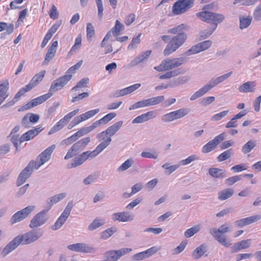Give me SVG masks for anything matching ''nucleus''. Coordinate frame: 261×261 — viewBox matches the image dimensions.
<instances>
[{
	"instance_id": "1",
	"label": "nucleus",
	"mask_w": 261,
	"mask_h": 261,
	"mask_svg": "<svg viewBox=\"0 0 261 261\" xmlns=\"http://www.w3.org/2000/svg\"><path fill=\"white\" fill-rule=\"evenodd\" d=\"M42 233L38 230H31L22 236H18L12 240L2 250V254L6 256L14 250L20 244H29L41 238Z\"/></svg>"
},
{
	"instance_id": "2",
	"label": "nucleus",
	"mask_w": 261,
	"mask_h": 261,
	"mask_svg": "<svg viewBox=\"0 0 261 261\" xmlns=\"http://www.w3.org/2000/svg\"><path fill=\"white\" fill-rule=\"evenodd\" d=\"M102 142L96 147L95 150L92 151H87L79 156L76 157L71 160L70 163H68L67 167L68 168H72L82 165L89 158H94L96 157L99 153L107 147L112 141V139L107 137L105 139L101 141Z\"/></svg>"
},
{
	"instance_id": "3",
	"label": "nucleus",
	"mask_w": 261,
	"mask_h": 261,
	"mask_svg": "<svg viewBox=\"0 0 261 261\" xmlns=\"http://www.w3.org/2000/svg\"><path fill=\"white\" fill-rule=\"evenodd\" d=\"M231 231V229L229 224L227 223L221 225L218 228H211L210 229V233L213 236L214 239L218 242L221 245L229 247L231 246V241L225 234Z\"/></svg>"
},
{
	"instance_id": "4",
	"label": "nucleus",
	"mask_w": 261,
	"mask_h": 261,
	"mask_svg": "<svg viewBox=\"0 0 261 261\" xmlns=\"http://www.w3.org/2000/svg\"><path fill=\"white\" fill-rule=\"evenodd\" d=\"M187 61L188 59L185 57L167 58L163 60L159 66H155L154 69L159 72L173 70L180 67Z\"/></svg>"
},
{
	"instance_id": "5",
	"label": "nucleus",
	"mask_w": 261,
	"mask_h": 261,
	"mask_svg": "<svg viewBox=\"0 0 261 261\" xmlns=\"http://www.w3.org/2000/svg\"><path fill=\"white\" fill-rule=\"evenodd\" d=\"M187 38L186 34H179L172 38L164 50L165 56H168L174 52L186 41Z\"/></svg>"
},
{
	"instance_id": "6",
	"label": "nucleus",
	"mask_w": 261,
	"mask_h": 261,
	"mask_svg": "<svg viewBox=\"0 0 261 261\" xmlns=\"http://www.w3.org/2000/svg\"><path fill=\"white\" fill-rule=\"evenodd\" d=\"M195 0H178L172 7V12L175 15H180L191 8Z\"/></svg>"
},
{
	"instance_id": "7",
	"label": "nucleus",
	"mask_w": 261,
	"mask_h": 261,
	"mask_svg": "<svg viewBox=\"0 0 261 261\" xmlns=\"http://www.w3.org/2000/svg\"><path fill=\"white\" fill-rule=\"evenodd\" d=\"M56 148L55 145H52L50 146L45 149L41 152L35 161H31L35 166V169H38L39 168L48 161L50 159L51 153Z\"/></svg>"
},
{
	"instance_id": "8",
	"label": "nucleus",
	"mask_w": 261,
	"mask_h": 261,
	"mask_svg": "<svg viewBox=\"0 0 261 261\" xmlns=\"http://www.w3.org/2000/svg\"><path fill=\"white\" fill-rule=\"evenodd\" d=\"M123 123V121H119L109 126L106 130L98 134L96 137L98 141L101 142L107 137H110L111 139V137L122 127Z\"/></svg>"
},
{
	"instance_id": "9",
	"label": "nucleus",
	"mask_w": 261,
	"mask_h": 261,
	"mask_svg": "<svg viewBox=\"0 0 261 261\" xmlns=\"http://www.w3.org/2000/svg\"><path fill=\"white\" fill-rule=\"evenodd\" d=\"M132 249L123 248L119 250H112L106 252L104 257L106 261H117L121 256L130 252Z\"/></svg>"
},
{
	"instance_id": "10",
	"label": "nucleus",
	"mask_w": 261,
	"mask_h": 261,
	"mask_svg": "<svg viewBox=\"0 0 261 261\" xmlns=\"http://www.w3.org/2000/svg\"><path fill=\"white\" fill-rule=\"evenodd\" d=\"M212 44L211 40H205L192 46L189 49L185 52L182 56H189L198 54L209 48Z\"/></svg>"
},
{
	"instance_id": "11",
	"label": "nucleus",
	"mask_w": 261,
	"mask_h": 261,
	"mask_svg": "<svg viewBox=\"0 0 261 261\" xmlns=\"http://www.w3.org/2000/svg\"><path fill=\"white\" fill-rule=\"evenodd\" d=\"M35 207L34 205H29L15 213L11 218V224H15L27 218L34 210Z\"/></svg>"
},
{
	"instance_id": "12",
	"label": "nucleus",
	"mask_w": 261,
	"mask_h": 261,
	"mask_svg": "<svg viewBox=\"0 0 261 261\" xmlns=\"http://www.w3.org/2000/svg\"><path fill=\"white\" fill-rule=\"evenodd\" d=\"M226 137L225 133H222L217 136L213 140L209 141L202 148V152L206 153L214 150L217 145L222 141H223Z\"/></svg>"
},
{
	"instance_id": "13",
	"label": "nucleus",
	"mask_w": 261,
	"mask_h": 261,
	"mask_svg": "<svg viewBox=\"0 0 261 261\" xmlns=\"http://www.w3.org/2000/svg\"><path fill=\"white\" fill-rule=\"evenodd\" d=\"M34 163L30 162L28 166L20 173L17 179V186H20L24 184L28 178L32 174L34 169H35V166Z\"/></svg>"
},
{
	"instance_id": "14",
	"label": "nucleus",
	"mask_w": 261,
	"mask_h": 261,
	"mask_svg": "<svg viewBox=\"0 0 261 261\" xmlns=\"http://www.w3.org/2000/svg\"><path fill=\"white\" fill-rule=\"evenodd\" d=\"M48 211V209L44 208L34 216L30 222V227L34 228L44 224L47 220L45 215Z\"/></svg>"
},
{
	"instance_id": "15",
	"label": "nucleus",
	"mask_w": 261,
	"mask_h": 261,
	"mask_svg": "<svg viewBox=\"0 0 261 261\" xmlns=\"http://www.w3.org/2000/svg\"><path fill=\"white\" fill-rule=\"evenodd\" d=\"M124 30L123 25L118 20H116L115 26L109 31L100 43V47H103L105 46V42L109 40L112 36H118L120 35V32Z\"/></svg>"
},
{
	"instance_id": "16",
	"label": "nucleus",
	"mask_w": 261,
	"mask_h": 261,
	"mask_svg": "<svg viewBox=\"0 0 261 261\" xmlns=\"http://www.w3.org/2000/svg\"><path fill=\"white\" fill-rule=\"evenodd\" d=\"M260 219L261 216L260 215H253L235 221L234 222V225L237 227H243L245 226L256 222Z\"/></svg>"
},
{
	"instance_id": "17",
	"label": "nucleus",
	"mask_w": 261,
	"mask_h": 261,
	"mask_svg": "<svg viewBox=\"0 0 261 261\" xmlns=\"http://www.w3.org/2000/svg\"><path fill=\"white\" fill-rule=\"evenodd\" d=\"M112 219L113 221L126 222L133 221L134 216L128 212H121L115 213L112 215Z\"/></svg>"
},
{
	"instance_id": "18",
	"label": "nucleus",
	"mask_w": 261,
	"mask_h": 261,
	"mask_svg": "<svg viewBox=\"0 0 261 261\" xmlns=\"http://www.w3.org/2000/svg\"><path fill=\"white\" fill-rule=\"evenodd\" d=\"M65 85V75L55 80L50 85L48 94L51 97L54 93L62 89Z\"/></svg>"
},
{
	"instance_id": "19",
	"label": "nucleus",
	"mask_w": 261,
	"mask_h": 261,
	"mask_svg": "<svg viewBox=\"0 0 261 261\" xmlns=\"http://www.w3.org/2000/svg\"><path fill=\"white\" fill-rule=\"evenodd\" d=\"M43 128L41 126H39L34 128L31 129L22 134L20 137V143L25 141H29L37 136Z\"/></svg>"
},
{
	"instance_id": "20",
	"label": "nucleus",
	"mask_w": 261,
	"mask_h": 261,
	"mask_svg": "<svg viewBox=\"0 0 261 261\" xmlns=\"http://www.w3.org/2000/svg\"><path fill=\"white\" fill-rule=\"evenodd\" d=\"M67 248L73 251L84 253H90L93 250L92 248L88 246L85 243H76L69 245Z\"/></svg>"
},
{
	"instance_id": "21",
	"label": "nucleus",
	"mask_w": 261,
	"mask_h": 261,
	"mask_svg": "<svg viewBox=\"0 0 261 261\" xmlns=\"http://www.w3.org/2000/svg\"><path fill=\"white\" fill-rule=\"evenodd\" d=\"M50 97H51L50 94H48L47 93L35 98H34L26 104L25 109H29L37 105H40L49 99Z\"/></svg>"
},
{
	"instance_id": "22",
	"label": "nucleus",
	"mask_w": 261,
	"mask_h": 261,
	"mask_svg": "<svg viewBox=\"0 0 261 261\" xmlns=\"http://www.w3.org/2000/svg\"><path fill=\"white\" fill-rule=\"evenodd\" d=\"M156 113L155 111H149L136 117L133 121V123H141L155 117Z\"/></svg>"
},
{
	"instance_id": "23",
	"label": "nucleus",
	"mask_w": 261,
	"mask_h": 261,
	"mask_svg": "<svg viewBox=\"0 0 261 261\" xmlns=\"http://www.w3.org/2000/svg\"><path fill=\"white\" fill-rule=\"evenodd\" d=\"M212 86L210 85L208 82L199 89L198 91L195 92L190 97V100L194 101L197 98L202 96L207 92L212 89Z\"/></svg>"
},
{
	"instance_id": "24",
	"label": "nucleus",
	"mask_w": 261,
	"mask_h": 261,
	"mask_svg": "<svg viewBox=\"0 0 261 261\" xmlns=\"http://www.w3.org/2000/svg\"><path fill=\"white\" fill-rule=\"evenodd\" d=\"M45 73L46 71L43 70L35 74L31 80L30 83L27 85V88L32 89L33 87L38 85L43 80Z\"/></svg>"
},
{
	"instance_id": "25",
	"label": "nucleus",
	"mask_w": 261,
	"mask_h": 261,
	"mask_svg": "<svg viewBox=\"0 0 261 261\" xmlns=\"http://www.w3.org/2000/svg\"><path fill=\"white\" fill-rule=\"evenodd\" d=\"M190 80V76L185 75L174 78L169 81L171 88L176 87L187 83Z\"/></svg>"
},
{
	"instance_id": "26",
	"label": "nucleus",
	"mask_w": 261,
	"mask_h": 261,
	"mask_svg": "<svg viewBox=\"0 0 261 261\" xmlns=\"http://www.w3.org/2000/svg\"><path fill=\"white\" fill-rule=\"evenodd\" d=\"M225 171L222 169L211 168L208 169L209 174L214 178H223L226 177Z\"/></svg>"
},
{
	"instance_id": "27",
	"label": "nucleus",
	"mask_w": 261,
	"mask_h": 261,
	"mask_svg": "<svg viewBox=\"0 0 261 261\" xmlns=\"http://www.w3.org/2000/svg\"><path fill=\"white\" fill-rule=\"evenodd\" d=\"M196 15L198 17L203 21L207 23L213 22V18H214L213 12L204 11L197 13Z\"/></svg>"
},
{
	"instance_id": "28",
	"label": "nucleus",
	"mask_w": 261,
	"mask_h": 261,
	"mask_svg": "<svg viewBox=\"0 0 261 261\" xmlns=\"http://www.w3.org/2000/svg\"><path fill=\"white\" fill-rule=\"evenodd\" d=\"M9 84L8 80L0 83V97L6 99L9 96Z\"/></svg>"
},
{
	"instance_id": "29",
	"label": "nucleus",
	"mask_w": 261,
	"mask_h": 261,
	"mask_svg": "<svg viewBox=\"0 0 261 261\" xmlns=\"http://www.w3.org/2000/svg\"><path fill=\"white\" fill-rule=\"evenodd\" d=\"M255 87L254 82H248L241 85L239 88V90L243 93L252 92L254 91Z\"/></svg>"
},
{
	"instance_id": "30",
	"label": "nucleus",
	"mask_w": 261,
	"mask_h": 261,
	"mask_svg": "<svg viewBox=\"0 0 261 261\" xmlns=\"http://www.w3.org/2000/svg\"><path fill=\"white\" fill-rule=\"evenodd\" d=\"M65 195L63 193L59 194L51 197L47 200V206L45 208L48 209L49 211L55 203H56L63 199Z\"/></svg>"
},
{
	"instance_id": "31",
	"label": "nucleus",
	"mask_w": 261,
	"mask_h": 261,
	"mask_svg": "<svg viewBox=\"0 0 261 261\" xmlns=\"http://www.w3.org/2000/svg\"><path fill=\"white\" fill-rule=\"evenodd\" d=\"M105 224L103 219L97 217L88 226V229L90 231L94 230Z\"/></svg>"
},
{
	"instance_id": "32",
	"label": "nucleus",
	"mask_w": 261,
	"mask_h": 261,
	"mask_svg": "<svg viewBox=\"0 0 261 261\" xmlns=\"http://www.w3.org/2000/svg\"><path fill=\"white\" fill-rule=\"evenodd\" d=\"M116 116V114L114 112L109 113L100 119L94 122L97 127L101 124H106Z\"/></svg>"
},
{
	"instance_id": "33",
	"label": "nucleus",
	"mask_w": 261,
	"mask_h": 261,
	"mask_svg": "<svg viewBox=\"0 0 261 261\" xmlns=\"http://www.w3.org/2000/svg\"><path fill=\"white\" fill-rule=\"evenodd\" d=\"M234 191L232 189L229 188L226 189L218 192V198L222 201L226 200L231 197Z\"/></svg>"
},
{
	"instance_id": "34",
	"label": "nucleus",
	"mask_w": 261,
	"mask_h": 261,
	"mask_svg": "<svg viewBox=\"0 0 261 261\" xmlns=\"http://www.w3.org/2000/svg\"><path fill=\"white\" fill-rule=\"evenodd\" d=\"M251 240L247 239L242 240L234 245L233 247L236 248V251L246 249L250 247L251 245Z\"/></svg>"
},
{
	"instance_id": "35",
	"label": "nucleus",
	"mask_w": 261,
	"mask_h": 261,
	"mask_svg": "<svg viewBox=\"0 0 261 261\" xmlns=\"http://www.w3.org/2000/svg\"><path fill=\"white\" fill-rule=\"evenodd\" d=\"M190 112L188 108H181L179 110L172 111V113L175 120L180 119L187 115Z\"/></svg>"
},
{
	"instance_id": "36",
	"label": "nucleus",
	"mask_w": 261,
	"mask_h": 261,
	"mask_svg": "<svg viewBox=\"0 0 261 261\" xmlns=\"http://www.w3.org/2000/svg\"><path fill=\"white\" fill-rule=\"evenodd\" d=\"M99 111L100 110L99 109H96L95 110L89 111L84 114L78 116L79 117V118L80 119V120H78V122H82L94 116L96 114H97L99 112Z\"/></svg>"
},
{
	"instance_id": "37",
	"label": "nucleus",
	"mask_w": 261,
	"mask_h": 261,
	"mask_svg": "<svg viewBox=\"0 0 261 261\" xmlns=\"http://www.w3.org/2000/svg\"><path fill=\"white\" fill-rule=\"evenodd\" d=\"M65 125V116L58 121L49 131L48 134L52 135L61 129Z\"/></svg>"
},
{
	"instance_id": "38",
	"label": "nucleus",
	"mask_w": 261,
	"mask_h": 261,
	"mask_svg": "<svg viewBox=\"0 0 261 261\" xmlns=\"http://www.w3.org/2000/svg\"><path fill=\"white\" fill-rule=\"evenodd\" d=\"M256 145L255 141L250 140L243 146L242 151L244 154L248 153L250 152Z\"/></svg>"
},
{
	"instance_id": "39",
	"label": "nucleus",
	"mask_w": 261,
	"mask_h": 261,
	"mask_svg": "<svg viewBox=\"0 0 261 261\" xmlns=\"http://www.w3.org/2000/svg\"><path fill=\"white\" fill-rule=\"evenodd\" d=\"M65 222V210L62 213L61 216L58 219L55 224L51 226L52 230H57L61 228Z\"/></svg>"
},
{
	"instance_id": "40",
	"label": "nucleus",
	"mask_w": 261,
	"mask_h": 261,
	"mask_svg": "<svg viewBox=\"0 0 261 261\" xmlns=\"http://www.w3.org/2000/svg\"><path fill=\"white\" fill-rule=\"evenodd\" d=\"M239 20L240 28L241 30H243L244 29L247 28L250 25L252 21V17L248 16L245 17L244 16H240Z\"/></svg>"
},
{
	"instance_id": "41",
	"label": "nucleus",
	"mask_w": 261,
	"mask_h": 261,
	"mask_svg": "<svg viewBox=\"0 0 261 261\" xmlns=\"http://www.w3.org/2000/svg\"><path fill=\"white\" fill-rule=\"evenodd\" d=\"M83 61L81 60L77 62L75 65L71 67L67 71V74H66V82L69 81L72 77V74L74 73L75 71L78 70L81 66Z\"/></svg>"
},
{
	"instance_id": "42",
	"label": "nucleus",
	"mask_w": 261,
	"mask_h": 261,
	"mask_svg": "<svg viewBox=\"0 0 261 261\" xmlns=\"http://www.w3.org/2000/svg\"><path fill=\"white\" fill-rule=\"evenodd\" d=\"M187 25L185 24H180L177 27L168 30V33L179 35V34H186L184 31L186 30Z\"/></svg>"
},
{
	"instance_id": "43",
	"label": "nucleus",
	"mask_w": 261,
	"mask_h": 261,
	"mask_svg": "<svg viewBox=\"0 0 261 261\" xmlns=\"http://www.w3.org/2000/svg\"><path fill=\"white\" fill-rule=\"evenodd\" d=\"M200 224L196 225L188 229L184 233V235L186 238H191L195 234L197 233L200 229Z\"/></svg>"
},
{
	"instance_id": "44",
	"label": "nucleus",
	"mask_w": 261,
	"mask_h": 261,
	"mask_svg": "<svg viewBox=\"0 0 261 261\" xmlns=\"http://www.w3.org/2000/svg\"><path fill=\"white\" fill-rule=\"evenodd\" d=\"M217 28V24L214 27H212L205 29L200 33V36L202 39H205L210 36Z\"/></svg>"
},
{
	"instance_id": "45",
	"label": "nucleus",
	"mask_w": 261,
	"mask_h": 261,
	"mask_svg": "<svg viewBox=\"0 0 261 261\" xmlns=\"http://www.w3.org/2000/svg\"><path fill=\"white\" fill-rule=\"evenodd\" d=\"M117 230L116 227H112L108 228L101 233V238L103 240H106L111 237Z\"/></svg>"
},
{
	"instance_id": "46",
	"label": "nucleus",
	"mask_w": 261,
	"mask_h": 261,
	"mask_svg": "<svg viewBox=\"0 0 261 261\" xmlns=\"http://www.w3.org/2000/svg\"><path fill=\"white\" fill-rule=\"evenodd\" d=\"M133 159H128L123 163L117 169L118 172L124 171L129 168L134 164Z\"/></svg>"
},
{
	"instance_id": "47",
	"label": "nucleus",
	"mask_w": 261,
	"mask_h": 261,
	"mask_svg": "<svg viewBox=\"0 0 261 261\" xmlns=\"http://www.w3.org/2000/svg\"><path fill=\"white\" fill-rule=\"evenodd\" d=\"M232 150L231 149H228L221 153L218 157L217 159L219 162L224 161L229 159L232 154Z\"/></svg>"
},
{
	"instance_id": "48",
	"label": "nucleus",
	"mask_w": 261,
	"mask_h": 261,
	"mask_svg": "<svg viewBox=\"0 0 261 261\" xmlns=\"http://www.w3.org/2000/svg\"><path fill=\"white\" fill-rule=\"evenodd\" d=\"M204 246L203 245H201L199 247H197L192 253V256L195 259H198L202 256L205 251L204 250Z\"/></svg>"
},
{
	"instance_id": "49",
	"label": "nucleus",
	"mask_w": 261,
	"mask_h": 261,
	"mask_svg": "<svg viewBox=\"0 0 261 261\" xmlns=\"http://www.w3.org/2000/svg\"><path fill=\"white\" fill-rule=\"evenodd\" d=\"M199 159V157L195 154H192L189 156H188L187 159L185 160H181L180 161V164L181 165H187L192 163L193 161L198 160Z\"/></svg>"
},
{
	"instance_id": "50",
	"label": "nucleus",
	"mask_w": 261,
	"mask_h": 261,
	"mask_svg": "<svg viewBox=\"0 0 261 261\" xmlns=\"http://www.w3.org/2000/svg\"><path fill=\"white\" fill-rule=\"evenodd\" d=\"M94 34L95 31L93 25L90 23H88L87 25V37L88 40L91 41Z\"/></svg>"
},
{
	"instance_id": "51",
	"label": "nucleus",
	"mask_w": 261,
	"mask_h": 261,
	"mask_svg": "<svg viewBox=\"0 0 261 261\" xmlns=\"http://www.w3.org/2000/svg\"><path fill=\"white\" fill-rule=\"evenodd\" d=\"M56 51L52 48H48L47 52L45 55V60L43 62L44 64H47L55 56Z\"/></svg>"
},
{
	"instance_id": "52",
	"label": "nucleus",
	"mask_w": 261,
	"mask_h": 261,
	"mask_svg": "<svg viewBox=\"0 0 261 261\" xmlns=\"http://www.w3.org/2000/svg\"><path fill=\"white\" fill-rule=\"evenodd\" d=\"M141 156L145 158L156 159L158 158L159 153L156 151L152 152L143 151L141 154Z\"/></svg>"
},
{
	"instance_id": "53",
	"label": "nucleus",
	"mask_w": 261,
	"mask_h": 261,
	"mask_svg": "<svg viewBox=\"0 0 261 261\" xmlns=\"http://www.w3.org/2000/svg\"><path fill=\"white\" fill-rule=\"evenodd\" d=\"M141 34H139L137 37L133 38L131 43L128 45V49H132L136 47L137 45L139 44L140 42V37Z\"/></svg>"
},
{
	"instance_id": "54",
	"label": "nucleus",
	"mask_w": 261,
	"mask_h": 261,
	"mask_svg": "<svg viewBox=\"0 0 261 261\" xmlns=\"http://www.w3.org/2000/svg\"><path fill=\"white\" fill-rule=\"evenodd\" d=\"M82 44V37L80 35L78 36L75 41L74 45L71 48V50L68 53V56L71 55V53L78 49Z\"/></svg>"
},
{
	"instance_id": "55",
	"label": "nucleus",
	"mask_w": 261,
	"mask_h": 261,
	"mask_svg": "<svg viewBox=\"0 0 261 261\" xmlns=\"http://www.w3.org/2000/svg\"><path fill=\"white\" fill-rule=\"evenodd\" d=\"M213 22H214L215 25H216V24H217L222 22L225 19L224 16L222 14L213 13Z\"/></svg>"
},
{
	"instance_id": "56",
	"label": "nucleus",
	"mask_w": 261,
	"mask_h": 261,
	"mask_svg": "<svg viewBox=\"0 0 261 261\" xmlns=\"http://www.w3.org/2000/svg\"><path fill=\"white\" fill-rule=\"evenodd\" d=\"M241 179V175H236L234 176L230 177L226 179L225 181V184L228 186H231L238 181Z\"/></svg>"
},
{
	"instance_id": "57",
	"label": "nucleus",
	"mask_w": 261,
	"mask_h": 261,
	"mask_svg": "<svg viewBox=\"0 0 261 261\" xmlns=\"http://www.w3.org/2000/svg\"><path fill=\"white\" fill-rule=\"evenodd\" d=\"M229 112L228 110L222 111L219 113L216 114L213 116L211 118L212 121H218L221 119L222 118L225 117L228 114Z\"/></svg>"
},
{
	"instance_id": "58",
	"label": "nucleus",
	"mask_w": 261,
	"mask_h": 261,
	"mask_svg": "<svg viewBox=\"0 0 261 261\" xmlns=\"http://www.w3.org/2000/svg\"><path fill=\"white\" fill-rule=\"evenodd\" d=\"M165 73L167 75V78L169 79L173 77L177 76L180 74L181 72H180V69H176L174 70H168Z\"/></svg>"
},
{
	"instance_id": "59",
	"label": "nucleus",
	"mask_w": 261,
	"mask_h": 261,
	"mask_svg": "<svg viewBox=\"0 0 261 261\" xmlns=\"http://www.w3.org/2000/svg\"><path fill=\"white\" fill-rule=\"evenodd\" d=\"M89 82V79L87 77L84 78L82 79L73 88H72V91H76L79 88H83L85 87L86 85Z\"/></svg>"
},
{
	"instance_id": "60",
	"label": "nucleus",
	"mask_w": 261,
	"mask_h": 261,
	"mask_svg": "<svg viewBox=\"0 0 261 261\" xmlns=\"http://www.w3.org/2000/svg\"><path fill=\"white\" fill-rule=\"evenodd\" d=\"M11 141L14 144V146L16 148V150H17L19 146V145L21 143H20V137L18 135H12L10 136Z\"/></svg>"
},
{
	"instance_id": "61",
	"label": "nucleus",
	"mask_w": 261,
	"mask_h": 261,
	"mask_svg": "<svg viewBox=\"0 0 261 261\" xmlns=\"http://www.w3.org/2000/svg\"><path fill=\"white\" fill-rule=\"evenodd\" d=\"M143 188L141 183H137L134 185L132 188V192L128 194V196H132L133 195L141 191Z\"/></svg>"
},
{
	"instance_id": "62",
	"label": "nucleus",
	"mask_w": 261,
	"mask_h": 261,
	"mask_svg": "<svg viewBox=\"0 0 261 261\" xmlns=\"http://www.w3.org/2000/svg\"><path fill=\"white\" fill-rule=\"evenodd\" d=\"M161 120L164 122H170L175 120L172 112L163 115Z\"/></svg>"
},
{
	"instance_id": "63",
	"label": "nucleus",
	"mask_w": 261,
	"mask_h": 261,
	"mask_svg": "<svg viewBox=\"0 0 261 261\" xmlns=\"http://www.w3.org/2000/svg\"><path fill=\"white\" fill-rule=\"evenodd\" d=\"M96 127V125L95 124V122H94L91 125L89 126L82 128L81 129H80V130L81 131L82 135L84 136L91 132L92 130H93Z\"/></svg>"
},
{
	"instance_id": "64",
	"label": "nucleus",
	"mask_w": 261,
	"mask_h": 261,
	"mask_svg": "<svg viewBox=\"0 0 261 261\" xmlns=\"http://www.w3.org/2000/svg\"><path fill=\"white\" fill-rule=\"evenodd\" d=\"M253 17L255 20L257 21L261 20V4L259 5L255 8Z\"/></svg>"
}]
</instances>
